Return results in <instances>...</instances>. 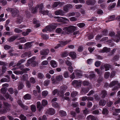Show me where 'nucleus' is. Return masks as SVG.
Listing matches in <instances>:
<instances>
[{
    "label": "nucleus",
    "mask_w": 120,
    "mask_h": 120,
    "mask_svg": "<svg viewBox=\"0 0 120 120\" xmlns=\"http://www.w3.org/2000/svg\"><path fill=\"white\" fill-rule=\"evenodd\" d=\"M63 30L65 32L62 31L61 32L62 34L66 35L72 33L74 31L77 30V28L74 26H70L68 27H64Z\"/></svg>",
    "instance_id": "1"
},
{
    "label": "nucleus",
    "mask_w": 120,
    "mask_h": 120,
    "mask_svg": "<svg viewBox=\"0 0 120 120\" xmlns=\"http://www.w3.org/2000/svg\"><path fill=\"white\" fill-rule=\"evenodd\" d=\"M58 25L57 24L52 23V24L47 26L45 28L43 29L42 31L43 32H47V31H51L55 29L56 27Z\"/></svg>",
    "instance_id": "2"
},
{
    "label": "nucleus",
    "mask_w": 120,
    "mask_h": 120,
    "mask_svg": "<svg viewBox=\"0 0 120 120\" xmlns=\"http://www.w3.org/2000/svg\"><path fill=\"white\" fill-rule=\"evenodd\" d=\"M115 85L114 87L112 89L113 91H115L117 90L118 88H120V84L117 81H113L111 82L109 85V87H111Z\"/></svg>",
    "instance_id": "3"
},
{
    "label": "nucleus",
    "mask_w": 120,
    "mask_h": 120,
    "mask_svg": "<svg viewBox=\"0 0 120 120\" xmlns=\"http://www.w3.org/2000/svg\"><path fill=\"white\" fill-rule=\"evenodd\" d=\"M19 68L22 71H14V73L16 75H22L23 73H25L26 72V71L30 70V69L29 68H25L23 69V65L20 66Z\"/></svg>",
    "instance_id": "4"
},
{
    "label": "nucleus",
    "mask_w": 120,
    "mask_h": 120,
    "mask_svg": "<svg viewBox=\"0 0 120 120\" xmlns=\"http://www.w3.org/2000/svg\"><path fill=\"white\" fill-rule=\"evenodd\" d=\"M63 79V77L62 75H57L56 79L54 78L53 75L51 78V81H52V82L53 83H57L58 82V81H60L62 80Z\"/></svg>",
    "instance_id": "5"
},
{
    "label": "nucleus",
    "mask_w": 120,
    "mask_h": 120,
    "mask_svg": "<svg viewBox=\"0 0 120 120\" xmlns=\"http://www.w3.org/2000/svg\"><path fill=\"white\" fill-rule=\"evenodd\" d=\"M82 82L77 80H74L72 82V85L75 88H79L81 86Z\"/></svg>",
    "instance_id": "6"
},
{
    "label": "nucleus",
    "mask_w": 120,
    "mask_h": 120,
    "mask_svg": "<svg viewBox=\"0 0 120 120\" xmlns=\"http://www.w3.org/2000/svg\"><path fill=\"white\" fill-rule=\"evenodd\" d=\"M23 19L22 15H19L17 17L15 22L17 24H20L23 21Z\"/></svg>",
    "instance_id": "7"
},
{
    "label": "nucleus",
    "mask_w": 120,
    "mask_h": 120,
    "mask_svg": "<svg viewBox=\"0 0 120 120\" xmlns=\"http://www.w3.org/2000/svg\"><path fill=\"white\" fill-rule=\"evenodd\" d=\"M19 11L17 10L16 9H13L11 13L12 16L13 17H17L19 15Z\"/></svg>",
    "instance_id": "8"
},
{
    "label": "nucleus",
    "mask_w": 120,
    "mask_h": 120,
    "mask_svg": "<svg viewBox=\"0 0 120 120\" xmlns=\"http://www.w3.org/2000/svg\"><path fill=\"white\" fill-rule=\"evenodd\" d=\"M73 7L72 5L71 4H67L63 7V10L65 12H67L68 10L72 8Z\"/></svg>",
    "instance_id": "9"
},
{
    "label": "nucleus",
    "mask_w": 120,
    "mask_h": 120,
    "mask_svg": "<svg viewBox=\"0 0 120 120\" xmlns=\"http://www.w3.org/2000/svg\"><path fill=\"white\" fill-rule=\"evenodd\" d=\"M35 58L36 57L34 56L31 58L30 59H31L30 60V62H31V66L33 67H35L38 64V63L34 60Z\"/></svg>",
    "instance_id": "10"
},
{
    "label": "nucleus",
    "mask_w": 120,
    "mask_h": 120,
    "mask_svg": "<svg viewBox=\"0 0 120 120\" xmlns=\"http://www.w3.org/2000/svg\"><path fill=\"white\" fill-rule=\"evenodd\" d=\"M49 50L47 49H43L40 51V54L41 55H47L49 53Z\"/></svg>",
    "instance_id": "11"
},
{
    "label": "nucleus",
    "mask_w": 120,
    "mask_h": 120,
    "mask_svg": "<svg viewBox=\"0 0 120 120\" xmlns=\"http://www.w3.org/2000/svg\"><path fill=\"white\" fill-rule=\"evenodd\" d=\"M107 91L104 90H102L100 93V95L101 96V98L103 99L107 95Z\"/></svg>",
    "instance_id": "12"
},
{
    "label": "nucleus",
    "mask_w": 120,
    "mask_h": 120,
    "mask_svg": "<svg viewBox=\"0 0 120 120\" xmlns=\"http://www.w3.org/2000/svg\"><path fill=\"white\" fill-rule=\"evenodd\" d=\"M19 37L18 35H13L7 39V41L9 42H11L14 41Z\"/></svg>",
    "instance_id": "13"
},
{
    "label": "nucleus",
    "mask_w": 120,
    "mask_h": 120,
    "mask_svg": "<svg viewBox=\"0 0 120 120\" xmlns=\"http://www.w3.org/2000/svg\"><path fill=\"white\" fill-rule=\"evenodd\" d=\"M64 12L62 10H58L55 12V14L56 15H60L63 16L64 14Z\"/></svg>",
    "instance_id": "14"
},
{
    "label": "nucleus",
    "mask_w": 120,
    "mask_h": 120,
    "mask_svg": "<svg viewBox=\"0 0 120 120\" xmlns=\"http://www.w3.org/2000/svg\"><path fill=\"white\" fill-rule=\"evenodd\" d=\"M37 107L39 112H40L43 108V106L41 104L40 101H38L37 103Z\"/></svg>",
    "instance_id": "15"
},
{
    "label": "nucleus",
    "mask_w": 120,
    "mask_h": 120,
    "mask_svg": "<svg viewBox=\"0 0 120 120\" xmlns=\"http://www.w3.org/2000/svg\"><path fill=\"white\" fill-rule=\"evenodd\" d=\"M96 1L95 0H88L86 2V3L88 5H93L95 4Z\"/></svg>",
    "instance_id": "16"
},
{
    "label": "nucleus",
    "mask_w": 120,
    "mask_h": 120,
    "mask_svg": "<svg viewBox=\"0 0 120 120\" xmlns=\"http://www.w3.org/2000/svg\"><path fill=\"white\" fill-rule=\"evenodd\" d=\"M70 41V40L65 41H62L60 42V43L59 44L61 47H62L69 43Z\"/></svg>",
    "instance_id": "17"
},
{
    "label": "nucleus",
    "mask_w": 120,
    "mask_h": 120,
    "mask_svg": "<svg viewBox=\"0 0 120 120\" xmlns=\"http://www.w3.org/2000/svg\"><path fill=\"white\" fill-rule=\"evenodd\" d=\"M67 88V87L66 86H61L60 90V93L61 94H63L66 91Z\"/></svg>",
    "instance_id": "18"
},
{
    "label": "nucleus",
    "mask_w": 120,
    "mask_h": 120,
    "mask_svg": "<svg viewBox=\"0 0 120 120\" xmlns=\"http://www.w3.org/2000/svg\"><path fill=\"white\" fill-rule=\"evenodd\" d=\"M48 113L50 115H52L55 113L54 110L52 108H50L48 110Z\"/></svg>",
    "instance_id": "19"
},
{
    "label": "nucleus",
    "mask_w": 120,
    "mask_h": 120,
    "mask_svg": "<svg viewBox=\"0 0 120 120\" xmlns=\"http://www.w3.org/2000/svg\"><path fill=\"white\" fill-rule=\"evenodd\" d=\"M33 23L34 24H36L35 26V27L37 28L40 26V23L39 21L36 20V19H34L33 20Z\"/></svg>",
    "instance_id": "20"
},
{
    "label": "nucleus",
    "mask_w": 120,
    "mask_h": 120,
    "mask_svg": "<svg viewBox=\"0 0 120 120\" xmlns=\"http://www.w3.org/2000/svg\"><path fill=\"white\" fill-rule=\"evenodd\" d=\"M54 18H55V19H57V21L59 22H63V19H62L61 18L63 19L66 20H68L67 19L65 18H64L62 17L60 18L58 16L55 17Z\"/></svg>",
    "instance_id": "21"
},
{
    "label": "nucleus",
    "mask_w": 120,
    "mask_h": 120,
    "mask_svg": "<svg viewBox=\"0 0 120 120\" xmlns=\"http://www.w3.org/2000/svg\"><path fill=\"white\" fill-rule=\"evenodd\" d=\"M110 50V49L106 47H104L103 49L101 51V52H109Z\"/></svg>",
    "instance_id": "22"
},
{
    "label": "nucleus",
    "mask_w": 120,
    "mask_h": 120,
    "mask_svg": "<svg viewBox=\"0 0 120 120\" xmlns=\"http://www.w3.org/2000/svg\"><path fill=\"white\" fill-rule=\"evenodd\" d=\"M31 42H28L26 43L24 45V48L25 49H28L30 48L32 46Z\"/></svg>",
    "instance_id": "23"
},
{
    "label": "nucleus",
    "mask_w": 120,
    "mask_h": 120,
    "mask_svg": "<svg viewBox=\"0 0 120 120\" xmlns=\"http://www.w3.org/2000/svg\"><path fill=\"white\" fill-rule=\"evenodd\" d=\"M39 5H37L35 8H32V13L35 14L37 12L38 9L39 8Z\"/></svg>",
    "instance_id": "24"
},
{
    "label": "nucleus",
    "mask_w": 120,
    "mask_h": 120,
    "mask_svg": "<svg viewBox=\"0 0 120 120\" xmlns=\"http://www.w3.org/2000/svg\"><path fill=\"white\" fill-rule=\"evenodd\" d=\"M87 120H96V118L94 116L90 115L87 116L86 118Z\"/></svg>",
    "instance_id": "25"
},
{
    "label": "nucleus",
    "mask_w": 120,
    "mask_h": 120,
    "mask_svg": "<svg viewBox=\"0 0 120 120\" xmlns=\"http://www.w3.org/2000/svg\"><path fill=\"white\" fill-rule=\"evenodd\" d=\"M49 11H42L40 13H41L43 14V15H48L50 17H52V15L51 14H49Z\"/></svg>",
    "instance_id": "26"
},
{
    "label": "nucleus",
    "mask_w": 120,
    "mask_h": 120,
    "mask_svg": "<svg viewBox=\"0 0 120 120\" xmlns=\"http://www.w3.org/2000/svg\"><path fill=\"white\" fill-rule=\"evenodd\" d=\"M69 55L73 59L75 58L76 57V53L74 52H70L69 53Z\"/></svg>",
    "instance_id": "27"
},
{
    "label": "nucleus",
    "mask_w": 120,
    "mask_h": 120,
    "mask_svg": "<svg viewBox=\"0 0 120 120\" xmlns=\"http://www.w3.org/2000/svg\"><path fill=\"white\" fill-rule=\"evenodd\" d=\"M106 103V101L105 100H101L99 101V104L100 106H104L105 105Z\"/></svg>",
    "instance_id": "28"
},
{
    "label": "nucleus",
    "mask_w": 120,
    "mask_h": 120,
    "mask_svg": "<svg viewBox=\"0 0 120 120\" xmlns=\"http://www.w3.org/2000/svg\"><path fill=\"white\" fill-rule=\"evenodd\" d=\"M31 31V30L30 29H28L27 30L26 32H24L22 33V34L24 36H26L28 35L29 33Z\"/></svg>",
    "instance_id": "29"
},
{
    "label": "nucleus",
    "mask_w": 120,
    "mask_h": 120,
    "mask_svg": "<svg viewBox=\"0 0 120 120\" xmlns=\"http://www.w3.org/2000/svg\"><path fill=\"white\" fill-rule=\"evenodd\" d=\"M25 61V60L23 59H22L19 60L18 62L16 65H15L14 67H15L16 66H17L18 67H19L20 65L22 63L24 62Z\"/></svg>",
    "instance_id": "30"
},
{
    "label": "nucleus",
    "mask_w": 120,
    "mask_h": 120,
    "mask_svg": "<svg viewBox=\"0 0 120 120\" xmlns=\"http://www.w3.org/2000/svg\"><path fill=\"white\" fill-rule=\"evenodd\" d=\"M51 66L53 68H55L57 66V64L56 62L53 60H52L50 62Z\"/></svg>",
    "instance_id": "31"
},
{
    "label": "nucleus",
    "mask_w": 120,
    "mask_h": 120,
    "mask_svg": "<svg viewBox=\"0 0 120 120\" xmlns=\"http://www.w3.org/2000/svg\"><path fill=\"white\" fill-rule=\"evenodd\" d=\"M23 98L25 100H29L31 98V95L29 94H26L24 96Z\"/></svg>",
    "instance_id": "32"
},
{
    "label": "nucleus",
    "mask_w": 120,
    "mask_h": 120,
    "mask_svg": "<svg viewBox=\"0 0 120 120\" xmlns=\"http://www.w3.org/2000/svg\"><path fill=\"white\" fill-rule=\"evenodd\" d=\"M89 88L88 87H84L82 88V92L84 94L88 92L89 91Z\"/></svg>",
    "instance_id": "33"
},
{
    "label": "nucleus",
    "mask_w": 120,
    "mask_h": 120,
    "mask_svg": "<svg viewBox=\"0 0 120 120\" xmlns=\"http://www.w3.org/2000/svg\"><path fill=\"white\" fill-rule=\"evenodd\" d=\"M119 56L118 55H116L113 57L112 60L113 61H116L119 60Z\"/></svg>",
    "instance_id": "34"
},
{
    "label": "nucleus",
    "mask_w": 120,
    "mask_h": 120,
    "mask_svg": "<svg viewBox=\"0 0 120 120\" xmlns=\"http://www.w3.org/2000/svg\"><path fill=\"white\" fill-rule=\"evenodd\" d=\"M104 66L105 68V71H106L109 70L111 67L110 65L107 64H105Z\"/></svg>",
    "instance_id": "35"
},
{
    "label": "nucleus",
    "mask_w": 120,
    "mask_h": 120,
    "mask_svg": "<svg viewBox=\"0 0 120 120\" xmlns=\"http://www.w3.org/2000/svg\"><path fill=\"white\" fill-rule=\"evenodd\" d=\"M94 97L96 101H99L100 99V97L98 94H95L94 96Z\"/></svg>",
    "instance_id": "36"
},
{
    "label": "nucleus",
    "mask_w": 120,
    "mask_h": 120,
    "mask_svg": "<svg viewBox=\"0 0 120 120\" xmlns=\"http://www.w3.org/2000/svg\"><path fill=\"white\" fill-rule=\"evenodd\" d=\"M59 114L61 116H66L67 115L66 112L63 110H60L59 111Z\"/></svg>",
    "instance_id": "37"
},
{
    "label": "nucleus",
    "mask_w": 120,
    "mask_h": 120,
    "mask_svg": "<svg viewBox=\"0 0 120 120\" xmlns=\"http://www.w3.org/2000/svg\"><path fill=\"white\" fill-rule=\"evenodd\" d=\"M39 12L40 13L42 11L44 10V7L43 4L41 3L40 5H39Z\"/></svg>",
    "instance_id": "38"
},
{
    "label": "nucleus",
    "mask_w": 120,
    "mask_h": 120,
    "mask_svg": "<svg viewBox=\"0 0 120 120\" xmlns=\"http://www.w3.org/2000/svg\"><path fill=\"white\" fill-rule=\"evenodd\" d=\"M108 113V111L107 109L104 108L103 109L102 113L103 114L107 115Z\"/></svg>",
    "instance_id": "39"
},
{
    "label": "nucleus",
    "mask_w": 120,
    "mask_h": 120,
    "mask_svg": "<svg viewBox=\"0 0 120 120\" xmlns=\"http://www.w3.org/2000/svg\"><path fill=\"white\" fill-rule=\"evenodd\" d=\"M116 3H113L112 4H110L109 6L108 9L109 10H111L116 5Z\"/></svg>",
    "instance_id": "40"
},
{
    "label": "nucleus",
    "mask_w": 120,
    "mask_h": 120,
    "mask_svg": "<svg viewBox=\"0 0 120 120\" xmlns=\"http://www.w3.org/2000/svg\"><path fill=\"white\" fill-rule=\"evenodd\" d=\"M30 109L33 112H35L36 110V107L34 105H32L30 106Z\"/></svg>",
    "instance_id": "41"
},
{
    "label": "nucleus",
    "mask_w": 120,
    "mask_h": 120,
    "mask_svg": "<svg viewBox=\"0 0 120 120\" xmlns=\"http://www.w3.org/2000/svg\"><path fill=\"white\" fill-rule=\"evenodd\" d=\"M74 72H76V75H82V71L81 70H76L74 71Z\"/></svg>",
    "instance_id": "42"
},
{
    "label": "nucleus",
    "mask_w": 120,
    "mask_h": 120,
    "mask_svg": "<svg viewBox=\"0 0 120 120\" xmlns=\"http://www.w3.org/2000/svg\"><path fill=\"white\" fill-rule=\"evenodd\" d=\"M42 105L43 106H44L48 104V102L47 100H43L41 102Z\"/></svg>",
    "instance_id": "43"
},
{
    "label": "nucleus",
    "mask_w": 120,
    "mask_h": 120,
    "mask_svg": "<svg viewBox=\"0 0 120 120\" xmlns=\"http://www.w3.org/2000/svg\"><path fill=\"white\" fill-rule=\"evenodd\" d=\"M60 4L59 2H54L53 4L52 5V8H54L56 7Z\"/></svg>",
    "instance_id": "44"
},
{
    "label": "nucleus",
    "mask_w": 120,
    "mask_h": 120,
    "mask_svg": "<svg viewBox=\"0 0 120 120\" xmlns=\"http://www.w3.org/2000/svg\"><path fill=\"white\" fill-rule=\"evenodd\" d=\"M24 86V85L22 83H19L18 87V89L19 90L22 89Z\"/></svg>",
    "instance_id": "45"
},
{
    "label": "nucleus",
    "mask_w": 120,
    "mask_h": 120,
    "mask_svg": "<svg viewBox=\"0 0 120 120\" xmlns=\"http://www.w3.org/2000/svg\"><path fill=\"white\" fill-rule=\"evenodd\" d=\"M21 120H26V117L24 115L21 114L19 116Z\"/></svg>",
    "instance_id": "46"
},
{
    "label": "nucleus",
    "mask_w": 120,
    "mask_h": 120,
    "mask_svg": "<svg viewBox=\"0 0 120 120\" xmlns=\"http://www.w3.org/2000/svg\"><path fill=\"white\" fill-rule=\"evenodd\" d=\"M41 37L43 38L46 40H47L49 38L48 36L46 34H42Z\"/></svg>",
    "instance_id": "47"
},
{
    "label": "nucleus",
    "mask_w": 120,
    "mask_h": 120,
    "mask_svg": "<svg viewBox=\"0 0 120 120\" xmlns=\"http://www.w3.org/2000/svg\"><path fill=\"white\" fill-rule=\"evenodd\" d=\"M52 105L53 107L56 108H59V107L58 103L56 102L53 103H52Z\"/></svg>",
    "instance_id": "48"
},
{
    "label": "nucleus",
    "mask_w": 120,
    "mask_h": 120,
    "mask_svg": "<svg viewBox=\"0 0 120 120\" xmlns=\"http://www.w3.org/2000/svg\"><path fill=\"white\" fill-rule=\"evenodd\" d=\"M50 81L49 80H46L44 82V85L45 86H47L50 83Z\"/></svg>",
    "instance_id": "49"
},
{
    "label": "nucleus",
    "mask_w": 120,
    "mask_h": 120,
    "mask_svg": "<svg viewBox=\"0 0 120 120\" xmlns=\"http://www.w3.org/2000/svg\"><path fill=\"white\" fill-rule=\"evenodd\" d=\"M85 25V24L84 23H80L77 24V26L80 28L83 27Z\"/></svg>",
    "instance_id": "50"
},
{
    "label": "nucleus",
    "mask_w": 120,
    "mask_h": 120,
    "mask_svg": "<svg viewBox=\"0 0 120 120\" xmlns=\"http://www.w3.org/2000/svg\"><path fill=\"white\" fill-rule=\"evenodd\" d=\"M77 94L76 91H73L71 94V96L72 97H74L76 96Z\"/></svg>",
    "instance_id": "51"
},
{
    "label": "nucleus",
    "mask_w": 120,
    "mask_h": 120,
    "mask_svg": "<svg viewBox=\"0 0 120 120\" xmlns=\"http://www.w3.org/2000/svg\"><path fill=\"white\" fill-rule=\"evenodd\" d=\"M83 49V48L82 46H80L78 47L77 51L79 52H82Z\"/></svg>",
    "instance_id": "52"
},
{
    "label": "nucleus",
    "mask_w": 120,
    "mask_h": 120,
    "mask_svg": "<svg viewBox=\"0 0 120 120\" xmlns=\"http://www.w3.org/2000/svg\"><path fill=\"white\" fill-rule=\"evenodd\" d=\"M90 84L89 82L85 80L82 82V85L83 86H88Z\"/></svg>",
    "instance_id": "53"
},
{
    "label": "nucleus",
    "mask_w": 120,
    "mask_h": 120,
    "mask_svg": "<svg viewBox=\"0 0 120 120\" xmlns=\"http://www.w3.org/2000/svg\"><path fill=\"white\" fill-rule=\"evenodd\" d=\"M101 63V62L100 61H96L95 63V65L96 67H98L100 65Z\"/></svg>",
    "instance_id": "54"
},
{
    "label": "nucleus",
    "mask_w": 120,
    "mask_h": 120,
    "mask_svg": "<svg viewBox=\"0 0 120 120\" xmlns=\"http://www.w3.org/2000/svg\"><path fill=\"white\" fill-rule=\"evenodd\" d=\"M7 90L6 88H2L1 89V90L2 93L4 94H5L6 93Z\"/></svg>",
    "instance_id": "55"
},
{
    "label": "nucleus",
    "mask_w": 120,
    "mask_h": 120,
    "mask_svg": "<svg viewBox=\"0 0 120 120\" xmlns=\"http://www.w3.org/2000/svg\"><path fill=\"white\" fill-rule=\"evenodd\" d=\"M7 68L5 66H3L2 68V72L3 74L6 70Z\"/></svg>",
    "instance_id": "56"
},
{
    "label": "nucleus",
    "mask_w": 120,
    "mask_h": 120,
    "mask_svg": "<svg viewBox=\"0 0 120 120\" xmlns=\"http://www.w3.org/2000/svg\"><path fill=\"white\" fill-rule=\"evenodd\" d=\"M48 93V92L47 91H44L42 92V94L43 96L45 97L47 95Z\"/></svg>",
    "instance_id": "57"
},
{
    "label": "nucleus",
    "mask_w": 120,
    "mask_h": 120,
    "mask_svg": "<svg viewBox=\"0 0 120 120\" xmlns=\"http://www.w3.org/2000/svg\"><path fill=\"white\" fill-rule=\"evenodd\" d=\"M109 35L112 37H114L115 35V33L113 31H110L109 32Z\"/></svg>",
    "instance_id": "58"
},
{
    "label": "nucleus",
    "mask_w": 120,
    "mask_h": 120,
    "mask_svg": "<svg viewBox=\"0 0 120 120\" xmlns=\"http://www.w3.org/2000/svg\"><path fill=\"white\" fill-rule=\"evenodd\" d=\"M14 31L16 33H19L21 32L22 31L19 28H16L14 29Z\"/></svg>",
    "instance_id": "59"
},
{
    "label": "nucleus",
    "mask_w": 120,
    "mask_h": 120,
    "mask_svg": "<svg viewBox=\"0 0 120 120\" xmlns=\"http://www.w3.org/2000/svg\"><path fill=\"white\" fill-rule=\"evenodd\" d=\"M62 31H63L60 28H57L56 30V32L58 33H61Z\"/></svg>",
    "instance_id": "60"
},
{
    "label": "nucleus",
    "mask_w": 120,
    "mask_h": 120,
    "mask_svg": "<svg viewBox=\"0 0 120 120\" xmlns=\"http://www.w3.org/2000/svg\"><path fill=\"white\" fill-rule=\"evenodd\" d=\"M100 76L99 77V78L98 79V80L97 81L99 83H101V82H102L103 80V78L102 77H101V75H99Z\"/></svg>",
    "instance_id": "61"
},
{
    "label": "nucleus",
    "mask_w": 120,
    "mask_h": 120,
    "mask_svg": "<svg viewBox=\"0 0 120 120\" xmlns=\"http://www.w3.org/2000/svg\"><path fill=\"white\" fill-rule=\"evenodd\" d=\"M20 107L24 110H27L28 109V107L23 104Z\"/></svg>",
    "instance_id": "62"
},
{
    "label": "nucleus",
    "mask_w": 120,
    "mask_h": 120,
    "mask_svg": "<svg viewBox=\"0 0 120 120\" xmlns=\"http://www.w3.org/2000/svg\"><path fill=\"white\" fill-rule=\"evenodd\" d=\"M33 2L32 0L30 1L29 3V7L30 8L32 7L33 5Z\"/></svg>",
    "instance_id": "63"
},
{
    "label": "nucleus",
    "mask_w": 120,
    "mask_h": 120,
    "mask_svg": "<svg viewBox=\"0 0 120 120\" xmlns=\"http://www.w3.org/2000/svg\"><path fill=\"white\" fill-rule=\"evenodd\" d=\"M30 82L33 84L36 81L34 78L33 77H31L30 78Z\"/></svg>",
    "instance_id": "64"
}]
</instances>
